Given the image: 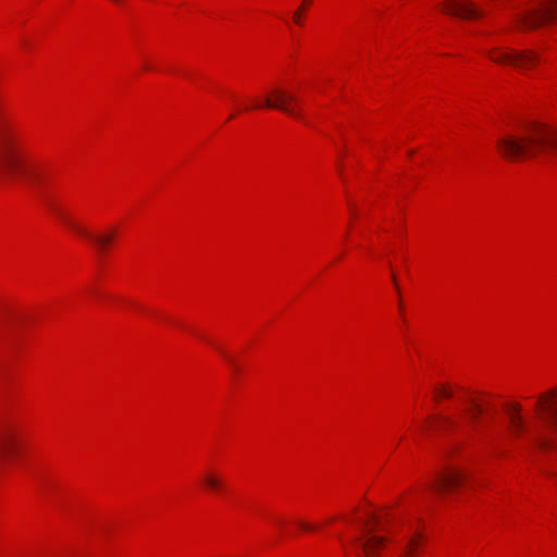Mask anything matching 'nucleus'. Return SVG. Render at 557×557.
Instances as JSON below:
<instances>
[{"label": "nucleus", "instance_id": "5", "mask_svg": "<svg viewBox=\"0 0 557 557\" xmlns=\"http://www.w3.org/2000/svg\"><path fill=\"white\" fill-rule=\"evenodd\" d=\"M487 57L497 64L510 65L522 73H527L542 61V57L531 49L516 50L511 48L495 47L486 52Z\"/></svg>", "mask_w": 557, "mask_h": 557}, {"label": "nucleus", "instance_id": "19", "mask_svg": "<svg viewBox=\"0 0 557 557\" xmlns=\"http://www.w3.org/2000/svg\"><path fill=\"white\" fill-rule=\"evenodd\" d=\"M392 280L395 283V285L397 286V280H396V276L394 274L392 275Z\"/></svg>", "mask_w": 557, "mask_h": 557}, {"label": "nucleus", "instance_id": "12", "mask_svg": "<svg viewBox=\"0 0 557 557\" xmlns=\"http://www.w3.org/2000/svg\"><path fill=\"white\" fill-rule=\"evenodd\" d=\"M508 429L512 436L520 437L527 430V421L522 416V407L518 403L506 405Z\"/></svg>", "mask_w": 557, "mask_h": 557}, {"label": "nucleus", "instance_id": "20", "mask_svg": "<svg viewBox=\"0 0 557 557\" xmlns=\"http://www.w3.org/2000/svg\"><path fill=\"white\" fill-rule=\"evenodd\" d=\"M227 359H228V362H231L232 364H234L233 360L231 358H228L227 356H225Z\"/></svg>", "mask_w": 557, "mask_h": 557}, {"label": "nucleus", "instance_id": "10", "mask_svg": "<svg viewBox=\"0 0 557 557\" xmlns=\"http://www.w3.org/2000/svg\"><path fill=\"white\" fill-rule=\"evenodd\" d=\"M18 435L11 429L0 430V463L10 461L18 451Z\"/></svg>", "mask_w": 557, "mask_h": 557}, {"label": "nucleus", "instance_id": "3", "mask_svg": "<svg viewBox=\"0 0 557 557\" xmlns=\"http://www.w3.org/2000/svg\"><path fill=\"white\" fill-rule=\"evenodd\" d=\"M534 413L543 423L535 442L546 451H557V389L539 395L534 401Z\"/></svg>", "mask_w": 557, "mask_h": 557}, {"label": "nucleus", "instance_id": "2", "mask_svg": "<svg viewBox=\"0 0 557 557\" xmlns=\"http://www.w3.org/2000/svg\"><path fill=\"white\" fill-rule=\"evenodd\" d=\"M0 171L11 177L22 174L29 176V181L41 183L42 173L37 168H27L20 139L13 128L0 119Z\"/></svg>", "mask_w": 557, "mask_h": 557}, {"label": "nucleus", "instance_id": "9", "mask_svg": "<svg viewBox=\"0 0 557 557\" xmlns=\"http://www.w3.org/2000/svg\"><path fill=\"white\" fill-rule=\"evenodd\" d=\"M468 476L469 474L460 468L447 467L436 474L429 487L437 494L448 493L466 482Z\"/></svg>", "mask_w": 557, "mask_h": 557}, {"label": "nucleus", "instance_id": "18", "mask_svg": "<svg viewBox=\"0 0 557 557\" xmlns=\"http://www.w3.org/2000/svg\"><path fill=\"white\" fill-rule=\"evenodd\" d=\"M298 524L305 531H312V530H314V527L312 524H310V523H307V522H304V521H299Z\"/></svg>", "mask_w": 557, "mask_h": 557}, {"label": "nucleus", "instance_id": "13", "mask_svg": "<svg viewBox=\"0 0 557 557\" xmlns=\"http://www.w3.org/2000/svg\"><path fill=\"white\" fill-rule=\"evenodd\" d=\"M422 545V535L420 533H414L408 541L404 557H417Z\"/></svg>", "mask_w": 557, "mask_h": 557}, {"label": "nucleus", "instance_id": "7", "mask_svg": "<svg viewBox=\"0 0 557 557\" xmlns=\"http://www.w3.org/2000/svg\"><path fill=\"white\" fill-rule=\"evenodd\" d=\"M262 108L281 110L294 117L302 119V112L298 107L296 96L278 88L268 95L262 103L256 102L249 109Z\"/></svg>", "mask_w": 557, "mask_h": 557}, {"label": "nucleus", "instance_id": "8", "mask_svg": "<svg viewBox=\"0 0 557 557\" xmlns=\"http://www.w3.org/2000/svg\"><path fill=\"white\" fill-rule=\"evenodd\" d=\"M40 198H41L42 202L51 211H53L69 228H71L73 232H75L76 234H78L81 236L91 239L100 250H103L106 248V246L112 240L113 234H104V235H99V236L90 235L85 228H83L75 221H73L69 215H66L49 197H47L45 195H40Z\"/></svg>", "mask_w": 557, "mask_h": 557}, {"label": "nucleus", "instance_id": "6", "mask_svg": "<svg viewBox=\"0 0 557 557\" xmlns=\"http://www.w3.org/2000/svg\"><path fill=\"white\" fill-rule=\"evenodd\" d=\"M383 530L379 517L373 516L371 521L364 523L362 533L355 539L356 546L362 557H376L384 546L385 539L376 534Z\"/></svg>", "mask_w": 557, "mask_h": 557}, {"label": "nucleus", "instance_id": "16", "mask_svg": "<svg viewBox=\"0 0 557 557\" xmlns=\"http://www.w3.org/2000/svg\"><path fill=\"white\" fill-rule=\"evenodd\" d=\"M435 399L438 400L440 398H450L453 396V389L447 384H441L435 387Z\"/></svg>", "mask_w": 557, "mask_h": 557}, {"label": "nucleus", "instance_id": "4", "mask_svg": "<svg viewBox=\"0 0 557 557\" xmlns=\"http://www.w3.org/2000/svg\"><path fill=\"white\" fill-rule=\"evenodd\" d=\"M557 18V0H539L527 5L513 15L518 30L537 29Z\"/></svg>", "mask_w": 557, "mask_h": 557}, {"label": "nucleus", "instance_id": "15", "mask_svg": "<svg viewBox=\"0 0 557 557\" xmlns=\"http://www.w3.org/2000/svg\"><path fill=\"white\" fill-rule=\"evenodd\" d=\"M203 484L212 491H218L222 486V481L219 476L212 474V473H206L202 478Z\"/></svg>", "mask_w": 557, "mask_h": 557}, {"label": "nucleus", "instance_id": "17", "mask_svg": "<svg viewBox=\"0 0 557 557\" xmlns=\"http://www.w3.org/2000/svg\"><path fill=\"white\" fill-rule=\"evenodd\" d=\"M310 0H305L304 1V4L294 13V22L298 25H301L302 24V18H301V14H302V11L305 10V5L307 3H309Z\"/></svg>", "mask_w": 557, "mask_h": 557}, {"label": "nucleus", "instance_id": "11", "mask_svg": "<svg viewBox=\"0 0 557 557\" xmlns=\"http://www.w3.org/2000/svg\"><path fill=\"white\" fill-rule=\"evenodd\" d=\"M444 10L467 20H476L484 16V12L470 1H449L445 3Z\"/></svg>", "mask_w": 557, "mask_h": 557}, {"label": "nucleus", "instance_id": "14", "mask_svg": "<svg viewBox=\"0 0 557 557\" xmlns=\"http://www.w3.org/2000/svg\"><path fill=\"white\" fill-rule=\"evenodd\" d=\"M466 403L469 405V407L465 409V413L471 421H475L483 412L482 406L473 398H468Z\"/></svg>", "mask_w": 557, "mask_h": 557}, {"label": "nucleus", "instance_id": "1", "mask_svg": "<svg viewBox=\"0 0 557 557\" xmlns=\"http://www.w3.org/2000/svg\"><path fill=\"white\" fill-rule=\"evenodd\" d=\"M497 146L510 161L540 159L548 162L557 158V131L545 125H530L517 135L500 138Z\"/></svg>", "mask_w": 557, "mask_h": 557}]
</instances>
